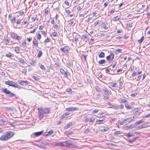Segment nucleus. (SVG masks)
I'll list each match as a JSON object with an SVG mask.
<instances>
[{"label":"nucleus","mask_w":150,"mask_h":150,"mask_svg":"<svg viewBox=\"0 0 150 150\" xmlns=\"http://www.w3.org/2000/svg\"><path fill=\"white\" fill-rule=\"evenodd\" d=\"M42 144H43L44 146H45V145H48L49 143H48L46 141H43V142H42L40 144V145L41 146L42 145Z\"/></svg>","instance_id":"a878e982"},{"label":"nucleus","mask_w":150,"mask_h":150,"mask_svg":"<svg viewBox=\"0 0 150 150\" xmlns=\"http://www.w3.org/2000/svg\"><path fill=\"white\" fill-rule=\"evenodd\" d=\"M105 59H102L99 61V64H101L105 63Z\"/></svg>","instance_id":"c85d7f7f"},{"label":"nucleus","mask_w":150,"mask_h":150,"mask_svg":"<svg viewBox=\"0 0 150 150\" xmlns=\"http://www.w3.org/2000/svg\"><path fill=\"white\" fill-rule=\"evenodd\" d=\"M19 61L20 63H23L24 62V60L23 59L21 58L19 59Z\"/></svg>","instance_id":"0e129e2a"},{"label":"nucleus","mask_w":150,"mask_h":150,"mask_svg":"<svg viewBox=\"0 0 150 150\" xmlns=\"http://www.w3.org/2000/svg\"><path fill=\"white\" fill-rule=\"evenodd\" d=\"M16 19V17L15 16H14L12 19H11V22L13 25H15Z\"/></svg>","instance_id":"4468645a"},{"label":"nucleus","mask_w":150,"mask_h":150,"mask_svg":"<svg viewBox=\"0 0 150 150\" xmlns=\"http://www.w3.org/2000/svg\"><path fill=\"white\" fill-rule=\"evenodd\" d=\"M121 100L122 102L126 103L127 102V100L125 99H121Z\"/></svg>","instance_id":"13d9d810"},{"label":"nucleus","mask_w":150,"mask_h":150,"mask_svg":"<svg viewBox=\"0 0 150 150\" xmlns=\"http://www.w3.org/2000/svg\"><path fill=\"white\" fill-rule=\"evenodd\" d=\"M120 132V131H117L114 132V134L115 135L119 134H121Z\"/></svg>","instance_id":"49530a36"},{"label":"nucleus","mask_w":150,"mask_h":150,"mask_svg":"<svg viewBox=\"0 0 150 150\" xmlns=\"http://www.w3.org/2000/svg\"><path fill=\"white\" fill-rule=\"evenodd\" d=\"M18 83L19 84L23 85L24 83H28V81H22V80H19L18 81Z\"/></svg>","instance_id":"2eb2a0df"},{"label":"nucleus","mask_w":150,"mask_h":150,"mask_svg":"<svg viewBox=\"0 0 150 150\" xmlns=\"http://www.w3.org/2000/svg\"><path fill=\"white\" fill-rule=\"evenodd\" d=\"M82 7H82L80 6H79L77 7V10L79 11L82 9Z\"/></svg>","instance_id":"bf43d9fd"},{"label":"nucleus","mask_w":150,"mask_h":150,"mask_svg":"<svg viewBox=\"0 0 150 150\" xmlns=\"http://www.w3.org/2000/svg\"><path fill=\"white\" fill-rule=\"evenodd\" d=\"M5 83L7 85L13 86H14V84H15V83L13 82L12 81H6L5 82Z\"/></svg>","instance_id":"9d476101"},{"label":"nucleus","mask_w":150,"mask_h":150,"mask_svg":"<svg viewBox=\"0 0 150 150\" xmlns=\"http://www.w3.org/2000/svg\"><path fill=\"white\" fill-rule=\"evenodd\" d=\"M66 63L67 66L69 67H71L72 65V63H71L69 62H67Z\"/></svg>","instance_id":"ea45409f"},{"label":"nucleus","mask_w":150,"mask_h":150,"mask_svg":"<svg viewBox=\"0 0 150 150\" xmlns=\"http://www.w3.org/2000/svg\"><path fill=\"white\" fill-rule=\"evenodd\" d=\"M14 86H13V87L16 88H21L20 86L18 85L15 83V84H14L13 85Z\"/></svg>","instance_id":"c03bdc74"},{"label":"nucleus","mask_w":150,"mask_h":150,"mask_svg":"<svg viewBox=\"0 0 150 150\" xmlns=\"http://www.w3.org/2000/svg\"><path fill=\"white\" fill-rule=\"evenodd\" d=\"M27 70L25 68L23 69L22 72L23 74H24L25 75L26 74Z\"/></svg>","instance_id":"3c124183"},{"label":"nucleus","mask_w":150,"mask_h":150,"mask_svg":"<svg viewBox=\"0 0 150 150\" xmlns=\"http://www.w3.org/2000/svg\"><path fill=\"white\" fill-rule=\"evenodd\" d=\"M120 18V17H118V16H116L113 18V20L115 21H116L119 20Z\"/></svg>","instance_id":"bb28decb"},{"label":"nucleus","mask_w":150,"mask_h":150,"mask_svg":"<svg viewBox=\"0 0 150 150\" xmlns=\"http://www.w3.org/2000/svg\"><path fill=\"white\" fill-rule=\"evenodd\" d=\"M65 110L67 111H73L75 110H78V108L76 107H70L68 108H65Z\"/></svg>","instance_id":"423d86ee"},{"label":"nucleus","mask_w":150,"mask_h":150,"mask_svg":"<svg viewBox=\"0 0 150 150\" xmlns=\"http://www.w3.org/2000/svg\"><path fill=\"white\" fill-rule=\"evenodd\" d=\"M8 139L12 138L14 135V133L11 131H8L5 133Z\"/></svg>","instance_id":"20e7f679"},{"label":"nucleus","mask_w":150,"mask_h":150,"mask_svg":"<svg viewBox=\"0 0 150 150\" xmlns=\"http://www.w3.org/2000/svg\"><path fill=\"white\" fill-rule=\"evenodd\" d=\"M103 90L105 93H110V92L108 91V89L106 88H103Z\"/></svg>","instance_id":"cd10ccee"},{"label":"nucleus","mask_w":150,"mask_h":150,"mask_svg":"<svg viewBox=\"0 0 150 150\" xmlns=\"http://www.w3.org/2000/svg\"><path fill=\"white\" fill-rule=\"evenodd\" d=\"M117 62H115L113 63V65H112V68H114L116 66V64H117Z\"/></svg>","instance_id":"e2e57ef3"},{"label":"nucleus","mask_w":150,"mask_h":150,"mask_svg":"<svg viewBox=\"0 0 150 150\" xmlns=\"http://www.w3.org/2000/svg\"><path fill=\"white\" fill-rule=\"evenodd\" d=\"M40 67L42 69L45 70V67L43 65L41 64L40 65Z\"/></svg>","instance_id":"8fccbe9b"},{"label":"nucleus","mask_w":150,"mask_h":150,"mask_svg":"<svg viewBox=\"0 0 150 150\" xmlns=\"http://www.w3.org/2000/svg\"><path fill=\"white\" fill-rule=\"evenodd\" d=\"M43 133V131H41L40 132H35L33 134H34V135L35 136V137H37L41 135Z\"/></svg>","instance_id":"9b49d317"},{"label":"nucleus","mask_w":150,"mask_h":150,"mask_svg":"<svg viewBox=\"0 0 150 150\" xmlns=\"http://www.w3.org/2000/svg\"><path fill=\"white\" fill-rule=\"evenodd\" d=\"M1 90L3 93H6V94H8L10 93V91L9 90H7V89L6 88H2L1 89Z\"/></svg>","instance_id":"f8f14e48"},{"label":"nucleus","mask_w":150,"mask_h":150,"mask_svg":"<svg viewBox=\"0 0 150 150\" xmlns=\"http://www.w3.org/2000/svg\"><path fill=\"white\" fill-rule=\"evenodd\" d=\"M1 120L4 124V125H7V122L6 121V120L5 118H2L1 119Z\"/></svg>","instance_id":"4be33fe9"},{"label":"nucleus","mask_w":150,"mask_h":150,"mask_svg":"<svg viewBox=\"0 0 150 150\" xmlns=\"http://www.w3.org/2000/svg\"><path fill=\"white\" fill-rule=\"evenodd\" d=\"M22 45L24 46H25L26 44V42L25 40H24L22 42Z\"/></svg>","instance_id":"6e6d98bb"},{"label":"nucleus","mask_w":150,"mask_h":150,"mask_svg":"<svg viewBox=\"0 0 150 150\" xmlns=\"http://www.w3.org/2000/svg\"><path fill=\"white\" fill-rule=\"evenodd\" d=\"M105 118L103 117H100V119L99 120H98L97 119V120L96 121V122H103L105 120Z\"/></svg>","instance_id":"6ab92c4d"},{"label":"nucleus","mask_w":150,"mask_h":150,"mask_svg":"<svg viewBox=\"0 0 150 150\" xmlns=\"http://www.w3.org/2000/svg\"><path fill=\"white\" fill-rule=\"evenodd\" d=\"M105 53L102 52L99 55V57L100 58H103L105 57Z\"/></svg>","instance_id":"393cba45"},{"label":"nucleus","mask_w":150,"mask_h":150,"mask_svg":"<svg viewBox=\"0 0 150 150\" xmlns=\"http://www.w3.org/2000/svg\"><path fill=\"white\" fill-rule=\"evenodd\" d=\"M33 44L36 47H38V43L37 42L36 39H34L33 41Z\"/></svg>","instance_id":"7c9ffc66"},{"label":"nucleus","mask_w":150,"mask_h":150,"mask_svg":"<svg viewBox=\"0 0 150 150\" xmlns=\"http://www.w3.org/2000/svg\"><path fill=\"white\" fill-rule=\"evenodd\" d=\"M6 135L5 134H4L1 135L0 137V140L2 141H5L8 140V139Z\"/></svg>","instance_id":"0eeeda50"},{"label":"nucleus","mask_w":150,"mask_h":150,"mask_svg":"<svg viewBox=\"0 0 150 150\" xmlns=\"http://www.w3.org/2000/svg\"><path fill=\"white\" fill-rule=\"evenodd\" d=\"M23 22L24 24H27V25H26V26H27L28 24V20L26 18H25L24 19V20L23 21Z\"/></svg>","instance_id":"72a5a7b5"},{"label":"nucleus","mask_w":150,"mask_h":150,"mask_svg":"<svg viewBox=\"0 0 150 150\" xmlns=\"http://www.w3.org/2000/svg\"><path fill=\"white\" fill-rule=\"evenodd\" d=\"M57 145H58L60 146H63V142H59L57 143Z\"/></svg>","instance_id":"a18cd8bd"},{"label":"nucleus","mask_w":150,"mask_h":150,"mask_svg":"<svg viewBox=\"0 0 150 150\" xmlns=\"http://www.w3.org/2000/svg\"><path fill=\"white\" fill-rule=\"evenodd\" d=\"M53 133V130H51L47 132H45V133L43 135L44 136H48L52 134Z\"/></svg>","instance_id":"ddd939ff"},{"label":"nucleus","mask_w":150,"mask_h":150,"mask_svg":"<svg viewBox=\"0 0 150 150\" xmlns=\"http://www.w3.org/2000/svg\"><path fill=\"white\" fill-rule=\"evenodd\" d=\"M134 118V117L131 116L128 117L127 119H125L122 122H121V125H123L129 123L133 120Z\"/></svg>","instance_id":"7ed1b4c3"},{"label":"nucleus","mask_w":150,"mask_h":150,"mask_svg":"<svg viewBox=\"0 0 150 150\" xmlns=\"http://www.w3.org/2000/svg\"><path fill=\"white\" fill-rule=\"evenodd\" d=\"M95 88L96 90L97 91H100L101 89L98 86H95Z\"/></svg>","instance_id":"c756f323"},{"label":"nucleus","mask_w":150,"mask_h":150,"mask_svg":"<svg viewBox=\"0 0 150 150\" xmlns=\"http://www.w3.org/2000/svg\"><path fill=\"white\" fill-rule=\"evenodd\" d=\"M90 129L89 128V127L87 128L86 129L84 132V133H88L90 130Z\"/></svg>","instance_id":"79ce46f5"},{"label":"nucleus","mask_w":150,"mask_h":150,"mask_svg":"<svg viewBox=\"0 0 150 150\" xmlns=\"http://www.w3.org/2000/svg\"><path fill=\"white\" fill-rule=\"evenodd\" d=\"M10 39H11L10 38H7L5 39V44L6 45H9Z\"/></svg>","instance_id":"f3484780"},{"label":"nucleus","mask_w":150,"mask_h":150,"mask_svg":"<svg viewBox=\"0 0 150 150\" xmlns=\"http://www.w3.org/2000/svg\"><path fill=\"white\" fill-rule=\"evenodd\" d=\"M20 49L19 47H15V51L17 52L18 53L20 51Z\"/></svg>","instance_id":"e433bc0d"},{"label":"nucleus","mask_w":150,"mask_h":150,"mask_svg":"<svg viewBox=\"0 0 150 150\" xmlns=\"http://www.w3.org/2000/svg\"><path fill=\"white\" fill-rule=\"evenodd\" d=\"M150 117V113L149 114H148V115H146L143 116L142 117L143 118H145V117L148 118V117Z\"/></svg>","instance_id":"4d7b16f0"},{"label":"nucleus","mask_w":150,"mask_h":150,"mask_svg":"<svg viewBox=\"0 0 150 150\" xmlns=\"http://www.w3.org/2000/svg\"><path fill=\"white\" fill-rule=\"evenodd\" d=\"M109 129V128L107 127H104L103 129V130L104 132H105L108 131Z\"/></svg>","instance_id":"69168bd1"},{"label":"nucleus","mask_w":150,"mask_h":150,"mask_svg":"<svg viewBox=\"0 0 150 150\" xmlns=\"http://www.w3.org/2000/svg\"><path fill=\"white\" fill-rule=\"evenodd\" d=\"M38 118L40 120L43 118V117L46 116V114H48L50 112V109L42 108H38Z\"/></svg>","instance_id":"f257e3e1"},{"label":"nucleus","mask_w":150,"mask_h":150,"mask_svg":"<svg viewBox=\"0 0 150 150\" xmlns=\"http://www.w3.org/2000/svg\"><path fill=\"white\" fill-rule=\"evenodd\" d=\"M112 108H113L115 109L116 110H117L119 108L118 106L115 105H112Z\"/></svg>","instance_id":"f704fd0d"},{"label":"nucleus","mask_w":150,"mask_h":150,"mask_svg":"<svg viewBox=\"0 0 150 150\" xmlns=\"http://www.w3.org/2000/svg\"><path fill=\"white\" fill-rule=\"evenodd\" d=\"M42 54V53L41 51H39L38 54L37 55V57H40L41 56Z\"/></svg>","instance_id":"2f4dec72"},{"label":"nucleus","mask_w":150,"mask_h":150,"mask_svg":"<svg viewBox=\"0 0 150 150\" xmlns=\"http://www.w3.org/2000/svg\"><path fill=\"white\" fill-rule=\"evenodd\" d=\"M5 109L7 111H10L13 110V109L11 107H6L5 108Z\"/></svg>","instance_id":"4c0bfd02"},{"label":"nucleus","mask_w":150,"mask_h":150,"mask_svg":"<svg viewBox=\"0 0 150 150\" xmlns=\"http://www.w3.org/2000/svg\"><path fill=\"white\" fill-rule=\"evenodd\" d=\"M60 71L62 75H64L65 77L68 78L67 71H65L62 69H60Z\"/></svg>","instance_id":"1a4fd4ad"},{"label":"nucleus","mask_w":150,"mask_h":150,"mask_svg":"<svg viewBox=\"0 0 150 150\" xmlns=\"http://www.w3.org/2000/svg\"><path fill=\"white\" fill-rule=\"evenodd\" d=\"M125 107L127 109H130L132 108V107L130 105H128L127 104H126L125 105Z\"/></svg>","instance_id":"412c9836"},{"label":"nucleus","mask_w":150,"mask_h":150,"mask_svg":"<svg viewBox=\"0 0 150 150\" xmlns=\"http://www.w3.org/2000/svg\"><path fill=\"white\" fill-rule=\"evenodd\" d=\"M144 36H143L141 39L139 40H138V41L139 43H141L143 41V39H144Z\"/></svg>","instance_id":"09e8293b"},{"label":"nucleus","mask_w":150,"mask_h":150,"mask_svg":"<svg viewBox=\"0 0 150 150\" xmlns=\"http://www.w3.org/2000/svg\"><path fill=\"white\" fill-rule=\"evenodd\" d=\"M52 35L54 37H57V33L56 32H54L52 33Z\"/></svg>","instance_id":"a19ab883"},{"label":"nucleus","mask_w":150,"mask_h":150,"mask_svg":"<svg viewBox=\"0 0 150 150\" xmlns=\"http://www.w3.org/2000/svg\"><path fill=\"white\" fill-rule=\"evenodd\" d=\"M50 38H47L46 39L45 41L44 42L46 43L48 42H50Z\"/></svg>","instance_id":"864d4df0"},{"label":"nucleus","mask_w":150,"mask_h":150,"mask_svg":"<svg viewBox=\"0 0 150 150\" xmlns=\"http://www.w3.org/2000/svg\"><path fill=\"white\" fill-rule=\"evenodd\" d=\"M18 13H19L20 15H22L23 14L24 12L23 11H19L18 12Z\"/></svg>","instance_id":"774afa93"},{"label":"nucleus","mask_w":150,"mask_h":150,"mask_svg":"<svg viewBox=\"0 0 150 150\" xmlns=\"http://www.w3.org/2000/svg\"><path fill=\"white\" fill-rule=\"evenodd\" d=\"M66 91L67 92L69 93H71L72 92V90L71 88H67L66 90Z\"/></svg>","instance_id":"c9c22d12"},{"label":"nucleus","mask_w":150,"mask_h":150,"mask_svg":"<svg viewBox=\"0 0 150 150\" xmlns=\"http://www.w3.org/2000/svg\"><path fill=\"white\" fill-rule=\"evenodd\" d=\"M8 95L9 97H13L16 95V94L12 93L11 92H10V93L8 94Z\"/></svg>","instance_id":"473e14b6"},{"label":"nucleus","mask_w":150,"mask_h":150,"mask_svg":"<svg viewBox=\"0 0 150 150\" xmlns=\"http://www.w3.org/2000/svg\"><path fill=\"white\" fill-rule=\"evenodd\" d=\"M98 112V110L95 109L94 110L93 112V113H96Z\"/></svg>","instance_id":"338daca9"},{"label":"nucleus","mask_w":150,"mask_h":150,"mask_svg":"<svg viewBox=\"0 0 150 150\" xmlns=\"http://www.w3.org/2000/svg\"><path fill=\"white\" fill-rule=\"evenodd\" d=\"M106 58L108 60H111V59L112 58L109 55L106 57Z\"/></svg>","instance_id":"052dcab7"},{"label":"nucleus","mask_w":150,"mask_h":150,"mask_svg":"<svg viewBox=\"0 0 150 150\" xmlns=\"http://www.w3.org/2000/svg\"><path fill=\"white\" fill-rule=\"evenodd\" d=\"M71 144L72 142L70 141L63 142V146H67L71 145Z\"/></svg>","instance_id":"6e6552de"},{"label":"nucleus","mask_w":150,"mask_h":150,"mask_svg":"<svg viewBox=\"0 0 150 150\" xmlns=\"http://www.w3.org/2000/svg\"><path fill=\"white\" fill-rule=\"evenodd\" d=\"M138 138V137H135L132 139L129 140V142L130 143L132 142L135 141Z\"/></svg>","instance_id":"b1692460"},{"label":"nucleus","mask_w":150,"mask_h":150,"mask_svg":"<svg viewBox=\"0 0 150 150\" xmlns=\"http://www.w3.org/2000/svg\"><path fill=\"white\" fill-rule=\"evenodd\" d=\"M70 114V113L69 112H67L65 113H64L63 115L62 116V118L65 117V116L68 115Z\"/></svg>","instance_id":"5701e85b"},{"label":"nucleus","mask_w":150,"mask_h":150,"mask_svg":"<svg viewBox=\"0 0 150 150\" xmlns=\"http://www.w3.org/2000/svg\"><path fill=\"white\" fill-rule=\"evenodd\" d=\"M32 77V78L35 81H38L39 79L38 77H36L35 76H33Z\"/></svg>","instance_id":"37998d69"},{"label":"nucleus","mask_w":150,"mask_h":150,"mask_svg":"<svg viewBox=\"0 0 150 150\" xmlns=\"http://www.w3.org/2000/svg\"><path fill=\"white\" fill-rule=\"evenodd\" d=\"M72 125V123L71 122H69L67 125L64 127V128L65 129L68 128L69 127H70V126H71Z\"/></svg>","instance_id":"a211bd4d"},{"label":"nucleus","mask_w":150,"mask_h":150,"mask_svg":"<svg viewBox=\"0 0 150 150\" xmlns=\"http://www.w3.org/2000/svg\"><path fill=\"white\" fill-rule=\"evenodd\" d=\"M111 86L112 87H117V84L115 83H113L111 85Z\"/></svg>","instance_id":"603ef678"},{"label":"nucleus","mask_w":150,"mask_h":150,"mask_svg":"<svg viewBox=\"0 0 150 150\" xmlns=\"http://www.w3.org/2000/svg\"><path fill=\"white\" fill-rule=\"evenodd\" d=\"M38 118L40 120L43 118V117L46 116V114H48L50 112V109L42 108H38Z\"/></svg>","instance_id":"f03ea898"},{"label":"nucleus","mask_w":150,"mask_h":150,"mask_svg":"<svg viewBox=\"0 0 150 150\" xmlns=\"http://www.w3.org/2000/svg\"><path fill=\"white\" fill-rule=\"evenodd\" d=\"M147 123H144V124L142 125V127L143 128L145 127H147Z\"/></svg>","instance_id":"de8ad7c7"},{"label":"nucleus","mask_w":150,"mask_h":150,"mask_svg":"<svg viewBox=\"0 0 150 150\" xmlns=\"http://www.w3.org/2000/svg\"><path fill=\"white\" fill-rule=\"evenodd\" d=\"M112 58L111 59V60H112L114 58V55L113 52L111 51L110 52V54L109 55Z\"/></svg>","instance_id":"aec40b11"},{"label":"nucleus","mask_w":150,"mask_h":150,"mask_svg":"<svg viewBox=\"0 0 150 150\" xmlns=\"http://www.w3.org/2000/svg\"><path fill=\"white\" fill-rule=\"evenodd\" d=\"M60 50L62 52L66 53L70 50V48L68 46H65L60 48Z\"/></svg>","instance_id":"39448f33"},{"label":"nucleus","mask_w":150,"mask_h":150,"mask_svg":"<svg viewBox=\"0 0 150 150\" xmlns=\"http://www.w3.org/2000/svg\"><path fill=\"white\" fill-rule=\"evenodd\" d=\"M95 118L93 117H91L90 120V122H92L95 120Z\"/></svg>","instance_id":"680f3d73"},{"label":"nucleus","mask_w":150,"mask_h":150,"mask_svg":"<svg viewBox=\"0 0 150 150\" xmlns=\"http://www.w3.org/2000/svg\"><path fill=\"white\" fill-rule=\"evenodd\" d=\"M110 94V93H105L103 95L104 97V99L106 100V99H109V98L108 97V96Z\"/></svg>","instance_id":"dca6fc26"},{"label":"nucleus","mask_w":150,"mask_h":150,"mask_svg":"<svg viewBox=\"0 0 150 150\" xmlns=\"http://www.w3.org/2000/svg\"><path fill=\"white\" fill-rule=\"evenodd\" d=\"M41 35L40 34H38L37 35V38L38 39L40 40L41 38Z\"/></svg>","instance_id":"5fc2aeb1"},{"label":"nucleus","mask_w":150,"mask_h":150,"mask_svg":"<svg viewBox=\"0 0 150 150\" xmlns=\"http://www.w3.org/2000/svg\"><path fill=\"white\" fill-rule=\"evenodd\" d=\"M6 56L8 57H11V54L10 52H9L8 53L6 54Z\"/></svg>","instance_id":"58836bf2"}]
</instances>
